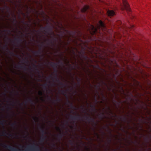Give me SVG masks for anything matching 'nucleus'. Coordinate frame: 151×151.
<instances>
[{
  "instance_id": "f257e3e1",
  "label": "nucleus",
  "mask_w": 151,
  "mask_h": 151,
  "mask_svg": "<svg viewBox=\"0 0 151 151\" xmlns=\"http://www.w3.org/2000/svg\"><path fill=\"white\" fill-rule=\"evenodd\" d=\"M99 24L96 27L92 25H91L89 29L92 34L94 35L96 33L98 30H101L103 31L106 30V27L103 22L101 20H100L99 21Z\"/></svg>"
},
{
  "instance_id": "f03ea898",
  "label": "nucleus",
  "mask_w": 151,
  "mask_h": 151,
  "mask_svg": "<svg viewBox=\"0 0 151 151\" xmlns=\"http://www.w3.org/2000/svg\"><path fill=\"white\" fill-rule=\"evenodd\" d=\"M3 145L5 148L10 150V151H35L36 147V145L33 144L28 146L25 149L23 150L20 149L18 150L17 148L13 147L9 145L5 144H3Z\"/></svg>"
},
{
  "instance_id": "7ed1b4c3",
  "label": "nucleus",
  "mask_w": 151,
  "mask_h": 151,
  "mask_svg": "<svg viewBox=\"0 0 151 151\" xmlns=\"http://www.w3.org/2000/svg\"><path fill=\"white\" fill-rule=\"evenodd\" d=\"M48 64L54 68V70L55 72V81L58 82L59 83V84L62 86L63 87H65L66 86V85L63 83L62 82L60 81L59 79L58 78V74H57L58 70L57 69V68L58 66V64L53 62H49L48 63Z\"/></svg>"
},
{
  "instance_id": "20e7f679",
  "label": "nucleus",
  "mask_w": 151,
  "mask_h": 151,
  "mask_svg": "<svg viewBox=\"0 0 151 151\" xmlns=\"http://www.w3.org/2000/svg\"><path fill=\"white\" fill-rule=\"evenodd\" d=\"M41 29L44 30L45 34H47L49 35H53L54 36V34L52 31V28L50 25L44 27H42Z\"/></svg>"
},
{
  "instance_id": "39448f33",
  "label": "nucleus",
  "mask_w": 151,
  "mask_h": 151,
  "mask_svg": "<svg viewBox=\"0 0 151 151\" xmlns=\"http://www.w3.org/2000/svg\"><path fill=\"white\" fill-rule=\"evenodd\" d=\"M123 7H122V10H126L127 12H130V9L129 7V5L127 2L126 0H122Z\"/></svg>"
},
{
  "instance_id": "423d86ee",
  "label": "nucleus",
  "mask_w": 151,
  "mask_h": 151,
  "mask_svg": "<svg viewBox=\"0 0 151 151\" xmlns=\"http://www.w3.org/2000/svg\"><path fill=\"white\" fill-rule=\"evenodd\" d=\"M70 119L74 123H75L76 121L77 120H81L82 119L81 116L78 114L77 115L73 116L70 115Z\"/></svg>"
},
{
  "instance_id": "0eeeda50",
  "label": "nucleus",
  "mask_w": 151,
  "mask_h": 151,
  "mask_svg": "<svg viewBox=\"0 0 151 151\" xmlns=\"http://www.w3.org/2000/svg\"><path fill=\"white\" fill-rule=\"evenodd\" d=\"M40 129L42 134L41 140L42 141H43L47 138V136L45 135V134H47V132L45 131L44 127H40Z\"/></svg>"
},
{
  "instance_id": "6e6552de",
  "label": "nucleus",
  "mask_w": 151,
  "mask_h": 151,
  "mask_svg": "<svg viewBox=\"0 0 151 151\" xmlns=\"http://www.w3.org/2000/svg\"><path fill=\"white\" fill-rule=\"evenodd\" d=\"M68 91V90L66 91H64V90H61V92L64 95V96H66L67 98V103L68 104H70V106L73 109H75V107H74L73 104L71 102L68 100V96L67 95V91Z\"/></svg>"
},
{
  "instance_id": "1a4fd4ad",
  "label": "nucleus",
  "mask_w": 151,
  "mask_h": 151,
  "mask_svg": "<svg viewBox=\"0 0 151 151\" xmlns=\"http://www.w3.org/2000/svg\"><path fill=\"white\" fill-rule=\"evenodd\" d=\"M101 82L102 83V84L100 83H98V84L97 85H95V87L97 88V89H99L100 90V87L101 86V85H102V84H104V85L106 86L107 87V88L109 90H111V88H109L108 87L107 84L106 83L104 82L103 81L101 80Z\"/></svg>"
},
{
  "instance_id": "9d476101",
  "label": "nucleus",
  "mask_w": 151,
  "mask_h": 151,
  "mask_svg": "<svg viewBox=\"0 0 151 151\" xmlns=\"http://www.w3.org/2000/svg\"><path fill=\"white\" fill-rule=\"evenodd\" d=\"M65 31L71 37H74L76 33V31H69L67 30H65Z\"/></svg>"
},
{
  "instance_id": "9b49d317",
  "label": "nucleus",
  "mask_w": 151,
  "mask_h": 151,
  "mask_svg": "<svg viewBox=\"0 0 151 151\" xmlns=\"http://www.w3.org/2000/svg\"><path fill=\"white\" fill-rule=\"evenodd\" d=\"M84 118L85 120H87L89 122H90L91 121L95 123L94 119L90 116L89 115L88 116H84Z\"/></svg>"
},
{
  "instance_id": "f8f14e48",
  "label": "nucleus",
  "mask_w": 151,
  "mask_h": 151,
  "mask_svg": "<svg viewBox=\"0 0 151 151\" xmlns=\"http://www.w3.org/2000/svg\"><path fill=\"white\" fill-rule=\"evenodd\" d=\"M42 45H39V46H40V49H39L38 51H32V53H33L34 54H35V55H38L40 54L41 53V50L42 48V46L44 44V43L43 42H42Z\"/></svg>"
},
{
  "instance_id": "ddd939ff",
  "label": "nucleus",
  "mask_w": 151,
  "mask_h": 151,
  "mask_svg": "<svg viewBox=\"0 0 151 151\" xmlns=\"http://www.w3.org/2000/svg\"><path fill=\"white\" fill-rule=\"evenodd\" d=\"M108 16L109 17H112L115 15V12L112 10H108L107 12Z\"/></svg>"
},
{
  "instance_id": "4468645a",
  "label": "nucleus",
  "mask_w": 151,
  "mask_h": 151,
  "mask_svg": "<svg viewBox=\"0 0 151 151\" xmlns=\"http://www.w3.org/2000/svg\"><path fill=\"white\" fill-rule=\"evenodd\" d=\"M57 129L60 131V132L59 134L57 135L59 139V140H60L63 137L64 134H63L61 132V129L59 127H56Z\"/></svg>"
},
{
  "instance_id": "2eb2a0df",
  "label": "nucleus",
  "mask_w": 151,
  "mask_h": 151,
  "mask_svg": "<svg viewBox=\"0 0 151 151\" xmlns=\"http://www.w3.org/2000/svg\"><path fill=\"white\" fill-rule=\"evenodd\" d=\"M89 8V6L87 5H85L81 9V11L82 12L85 13Z\"/></svg>"
},
{
  "instance_id": "dca6fc26",
  "label": "nucleus",
  "mask_w": 151,
  "mask_h": 151,
  "mask_svg": "<svg viewBox=\"0 0 151 151\" xmlns=\"http://www.w3.org/2000/svg\"><path fill=\"white\" fill-rule=\"evenodd\" d=\"M3 49H6L8 52L10 53L11 55H14V53L12 52L9 49L8 47V46L7 44L5 45L4 47H3Z\"/></svg>"
},
{
  "instance_id": "f3484780",
  "label": "nucleus",
  "mask_w": 151,
  "mask_h": 151,
  "mask_svg": "<svg viewBox=\"0 0 151 151\" xmlns=\"http://www.w3.org/2000/svg\"><path fill=\"white\" fill-rule=\"evenodd\" d=\"M17 67L21 69H23L24 70H27L28 69L26 65H17Z\"/></svg>"
},
{
  "instance_id": "a211bd4d",
  "label": "nucleus",
  "mask_w": 151,
  "mask_h": 151,
  "mask_svg": "<svg viewBox=\"0 0 151 151\" xmlns=\"http://www.w3.org/2000/svg\"><path fill=\"white\" fill-rule=\"evenodd\" d=\"M7 135H8L9 137H12L13 136V135L12 134L7 133L6 131L4 130L2 132V135L3 136H6Z\"/></svg>"
},
{
  "instance_id": "6ab92c4d",
  "label": "nucleus",
  "mask_w": 151,
  "mask_h": 151,
  "mask_svg": "<svg viewBox=\"0 0 151 151\" xmlns=\"http://www.w3.org/2000/svg\"><path fill=\"white\" fill-rule=\"evenodd\" d=\"M33 67L35 68L36 70L37 71L38 73L39 74V77H40L41 76L40 75V70L37 68V66L35 64H33Z\"/></svg>"
},
{
  "instance_id": "aec40b11",
  "label": "nucleus",
  "mask_w": 151,
  "mask_h": 151,
  "mask_svg": "<svg viewBox=\"0 0 151 151\" xmlns=\"http://www.w3.org/2000/svg\"><path fill=\"white\" fill-rule=\"evenodd\" d=\"M28 102H29L31 104H33L34 103V101L30 97L28 99H27V101H25V103L26 104H27Z\"/></svg>"
},
{
  "instance_id": "412c9836",
  "label": "nucleus",
  "mask_w": 151,
  "mask_h": 151,
  "mask_svg": "<svg viewBox=\"0 0 151 151\" xmlns=\"http://www.w3.org/2000/svg\"><path fill=\"white\" fill-rule=\"evenodd\" d=\"M94 67L98 70H102L104 72H106V70L104 69L101 68L98 65H97L96 66H94Z\"/></svg>"
},
{
  "instance_id": "4be33fe9",
  "label": "nucleus",
  "mask_w": 151,
  "mask_h": 151,
  "mask_svg": "<svg viewBox=\"0 0 151 151\" xmlns=\"http://www.w3.org/2000/svg\"><path fill=\"white\" fill-rule=\"evenodd\" d=\"M15 40L18 43H21L22 41V40L19 37H18L17 38H16L15 39Z\"/></svg>"
},
{
  "instance_id": "5701e85b",
  "label": "nucleus",
  "mask_w": 151,
  "mask_h": 151,
  "mask_svg": "<svg viewBox=\"0 0 151 151\" xmlns=\"http://www.w3.org/2000/svg\"><path fill=\"white\" fill-rule=\"evenodd\" d=\"M61 101V99L58 97H57L56 99L54 100L53 103H55V102H59Z\"/></svg>"
},
{
  "instance_id": "b1692460",
  "label": "nucleus",
  "mask_w": 151,
  "mask_h": 151,
  "mask_svg": "<svg viewBox=\"0 0 151 151\" xmlns=\"http://www.w3.org/2000/svg\"><path fill=\"white\" fill-rule=\"evenodd\" d=\"M119 118L121 120L124 122H125L127 120V119L125 116L122 117L120 116L119 117Z\"/></svg>"
},
{
  "instance_id": "393cba45",
  "label": "nucleus",
  "mask_w": 151,
  "mask_h": 151,
  "mask_svg": "<svg viewBox=\"0 0 151 151\" xmlns=\"http://www.w3.org/2000/svg\"><path fill=\"white\" fill-rule=\"evenodd\" d=\"M42 86L43 88L45 89V90H47V86H48V84L47 83H45L44 84H42Z\"/></svg>"
},
{
  "instance_id": "a878e982",
  "label": "nucleus",
  "mask_w": 151,
  "mask_h": 151,
  "mask_svg": "<svg viewBox=\"0 0 151 151\" xmlns=\"http://www.w3.org/2000/svg\"><path fill=\"white\" fill-rule=\"evenodd\" d=\"M41 150L40 147L38 145H36L35 151H40Z\"/></svg>"
},
{
  "instance_id": "bb28decb",
  "label": "nucleus",
  "mask_w": 151,
  "mask_h": 151,
  "mask_svg": "<svg viewBox=\"0 0 151 151\" xmlns=\"http://www.w3.org/2000/svg\"><path fill=\"white\" fill-rule=\"evenodd\" d=\"M17 125V122L16 121L12 123L11 124V126L12 127H15Z\"/></svg>"
},
{
  "instance_id": "cd10ccee",
  "label": "nucleus",
  "mask_w": 151,
  "mask_h": 151,
  "mask_svg": "<svg viewBox=\"0 0 151 151\" xmlns=\"http://www.w3.org/2000/svg\"><path fill=\"white\" fill-rule=\"evenodd\" d=\"M69 62H68V64L70 67V70L71 71V70L72 69H74V68L73 67H72L70 64H69Z\"/></svg>"
},
{
  "instance_id": "c85d7f7f",
  "label": "nucleus",
  "mask_w": 151,
  "mask_h": 151,
  "mask_svg": "<svg viewBox=\"0 0 151 151\" xmlns=\"http://www.w3.org/2000/svg\"><path fill=\"white\" fill-rule=\"evenodd\" d=\"M82 107V109L83 110V112H85V113H86V114H87V113L86 112V109H85V108H84L83 106Z\"/></svg>"
},
{
  "instance_id": "c756f323",
  "label": "nucleus",
  "mask_w": 151,
  "mask_h": 151,
  "mask_svg": "<svg viewBox=\"0 0 151 151\" xmlns=\"http://www.w3.org/2000/svg\"><path fill=\"white\" fill-rule=\"evenodd\" d=\"M5 92L4 93V94L5 96H6V93L8 92V91L7 90L6 88H5Z\"/></svg>"
},
{
  "instance_id": "7c9ffc66",
  "label": "nucleus",
  "mask_w": 151,
  "mask_h": 151,
  "mask_svg": "<svg viewBox=\"0 0 151 151\" xmlns=\"http://www.w3.org/2000/svg\"><path fill=\"white\" fill-rule=\"evenodd\" d=\"M33 120L35 122H36L37 121L38 119V118L37 117H33Z\"/></svg>"
},
{
  "instance_id": "2f4dec72",
  "label": "nucleus",
  "mask_w": 151,
  "mask_h": 151,
  "mask_svg": "<svg viewBox=\"0 0 151 151\" xmlns=\"http://www.w3.org/2000/svg\"><path fill=\"white\" fill-rule=\"evenodd\" d=\"M38 94L39 95L41 96L42 95L43 93L42 92V91H39V92H38Z\"/></svg>"
},
{
  "instance_id": "473e14b6",
  "label": "nucleus",
  "mask_w": 151,
  "mask_h": 151,
  "mask_svg": "<svg viewBox=\"0 0 151 151\" xmlns=\"http://www.w3.org/2000/svg\"><path fill=\"white\" fill-rule=\"evenodd\" d=\"M91 107L92 108V111L96 110L95 106L93 105H91Z\"/></svg>"
},
{
  "instance_id": "72a5a7b5",
  "label": "nucleus",
  "mask_w": 151,
  "mask_h": 151,
  "mask_svg": "<svg viewBox=\"0 0 151 151\" xmlns=\"http://www.w3.org/2000/svg\"><path fill=\"white\" fill-rule=\"evenodd\" d=\"M22 61H24L25 63L27 64H28L29 63V61L27 60H25L23 59Z\"/></svg>"
},
{
  "instance_id": "f704fd0d",
  "label": "nucleus",
  "mask_w": 151,
  "mask_h": 151,
  "mask_svg": "<svg viewBox=\"0 0 151 151\" xmlns=\"http://www.w3.org/2000/svg\"><path fill=\"white\" fill-rule=\"evenodd\" d=\"M104 115V113H103L101 114H99V116L100 118H102V116Z\"/></svg>"
},
{
  "instance_id": "c9c22d12",
  "label": "nucleus",
  "mask_w": 151,
  "mask_h": 151,
  "mask_svg": "<svg viewBox=\"0 0 151 151\" xmlns=\"http://www.w3.org/2000/svg\"><path fill=\"white\" fill-rule=\"evenodd\" d=\"M52 78V76L51 75H50L49 77H46V78L47 80H49L50 79V78Z\"/></svg>"
},
{
  "instance_id": "e433bc0d",
  "label": "nucleus",
  "mask_w": 151,
  "mask_h": 151,
  "mask_svg": "<svg viewBox=\"0 0 151 151\" xmlns=\"http://www.w3.org/2000/svg\"><path fill=\"white\" fill-rule=\"evenodd\" d=\"M69 142H70V145H73V142L72 140H69Z\"/></svg>"
},
{
  "instance_id": "4c0bfd02",
  "label": "nucleus",
  "mask_w": 151,
  "mask_h": 151,
  "mask_svg": "<svg viewBox=\"0 0 151 151\" xmlns=\"http://www.w3.org/2000/svg\"><path fill=\"white\" fill-rule=\"evenodd\" d=\"M5 7L7 9V10L8 11H9V10H10V8L8 6H5Z\"/></svg>"
},
{
  "instance_id": "58836bf2",
  "label": "nucleus",
  "mask_w": 151,
  "mask_h": 151,
  "mask_svg": "<svg viewBox=\"0 0 151 151\" xmlns=\"http://www.w3.org/2000/svg\"><path fill=\"white\" fill-rule=\"evenodd\" d=\"M15 102H14V101H13L12 102V103H11V105H12V106H14V104H15Z\"/></svg>"
},
{
  "instance_id": "ea45409f",
  "label": "nucleus",
  "mask_w": 151,
  "mask_h": 151,
  "mask_svg": "<svg viewBox=\"0 0 151 151\" xmlns=\"http://www.w3.org/2000/svg\"><path fill=\"white\" fill-rule=\"evenodd\" d=\"M58 63H60L61 65H63V62L62 61H60V60L59 61H58Z\"/></svg>"
},
{
  "instance_id": "a19ab883",
  "label": "nucleus",
  "mask_w": 151,
  "mask_h": 151,
  "mask_svg": "<svg viewBox=\"0 0 151 151\" xmlns=\"http://www.w3.org/2000/svg\"><path fill=\"white\" fill-rule=\"evenodd\" d=\"M14 19L13 20V22H17L16 19V17L15 16L14 17Z\"/></svg>"
},
{
  "instance_id": "79ce46f5",
  "label": "nucleus",
  "mask_w": 151,
  "mask_h": 151,
  "mask_svg": "<svg viewBox=\"0 0 151 151\" xmlns=\"http://www.w3.org/2000/svg\"><path fill=\"white\" fill-rule=\"evenodd\" d=\"M52 145L53 147H55V143L52 144Z\"/></svg>"
},
{
  "instance_id": "37998d69",
  "label": "nucleus",
  "mask_w": 151,
  "mask_h": 151,
  "mask_svg": "<svg viewBox=\"0 0 151 151\" xmlns=\"http://www.w3.org/2000/svg\"><path fill=\"white\" fill-rule=\"evenodd\" d=\"M94 133L97 136L98 138H99V135H98V134L95 132Z\"/></svg>"
},
{
  "instance_id": "c03bdc74",
  "label": "nucleus",
  "mask_w": 151,
  "mask_h": 151,
  "mask_svg": "<svg viewBox=\"0 0 151 151\" xmlns=\"http://www.w3.org/2000/svg\"><path fill=\"white\" fill-rule=\"evenodd\" d=\"M133 80H134V81L136 82H137V85H139V83L137 81H136V80H135V79H133Z\"/></svg>"
},
{
  "instance_id": "a18cd8bd",
  "label": "nucleus",
  "mask_w": 151,
  "mask_h": 151,
  "mask_svg": "<svg viewBox=\"0 0 151 151\" xmlns=\"http://www.w3.org/2000/svg\"><path fill=\"white\" fill-rule=\"evenodd\" d=\"M18 102L20 106H22L23 105V103H20L19 101H18Z\"/></svg>"
},
{
  "instance_id": "49530a36",
  "label": "nucleus",
  "mask_w": 151,
  "mask_h": 151,
  "mask_svg": "<svg viewBox=\"0 0 151 151\" xmlns=\"http://www.w3.org/2000/svg\"><path fill=\"white\" fill-rule=\"evenodd\" d=\"M77 78L79 80L78 81V83L79 84L80 83V79L78 78Z\"/></svg>"
},
{
  "instance_id": "de8ad7c7",
  "label": "nucleus",
  "mask_w": 151,
  "mask_h": 151,
  "mask_svg": "<svg viewBox=\"0 0 151 151\" xmlns=\"http://www.w3.org/2000/svg\"><path fill=\"white\" fill-rule=\"evenodd\" d=\"M130 95L131 96V97H133V95L131 93H129Z\"/></svg>"
},
{
  "instance_id": "09e8293b",
  "label": "nucleus",
  "mask_w": 151,
  "mask_h": 151,
  "mask_svg": "<svg viewBox=\"0 0 151 151\" xmlns=\"http://www.w3.org/2000/svg\"><path fill=\"white\" fill-rule=\"evenodd\" d=\"M47 97L49 99H51L50 97L49 96L47 95Z\"/></svg>"
},
{
  "instance_id": "8fccbe9b",
  "label": "nucleus",
  "mask_w": 151,
  "mask_h": 151,
  "mask_svg": "<svg viewBox=\"0 0 151 151\" xmlns=\"http://www.w3.org/2000/svg\"><path fill=\"white\" fill-rule=\"evenodd\" d=\"M121 90H122V91L123 92H124V91L123 90V88L122 87H121Z\"/></svg>"
},
{
  "instance_id": "3c124183",
  "label": "nucleus",
  "mask_w": 151,
  "mask_h": 151,
  "mask_svg": "<svg viewBox=\"0 0 151 151\" xmlns=\"http://www.w3.org/2000/svg\"><path fill=\"white\" fill-rule=\"evenodd\" d=\"M108 141H109V143H110L111 142V139H109L108 140Z\"/></svg>"
},
{
  "instance_id": "603ef678",
  "label": "nucleus",
  "mask_w": 151,
  "mask_h": 151,
  "mask_svg": "<svg viewBox=\"0 0 151 151\" xmlns=\"http://www.w3.org/2000/svg\"><path fill=\"white\" fill-rule=\"evenodd\" d=\"M33 60L35 61V63H37V61L36 60H34V59H33Z\"/></svg>"
},
{
  "instance_id": "864d4df0",
  "label": "nucleus",
  "mask_w": 151,
  "mask_h": 151,
  "mask_svg": "<svg viewBox=\"0 0 151 151\" xmlns=\"http://www.w3.org/2000/svg\"><path fill=\"white\" fill-rule=\"evenodd\" d=\"M66 124H68V121H66Z\"/></svg>"
},
{
  "instance_id": "5fc2aeb1",
  "label": "nucleus",
  "mask_w": 151,
  "mask_h": 151,
  "mask_svg": "<svg viewBox=\"0 0 151 151\" xmlns=\"http://www.w3.org/2000/svg\"><path fill=\"white\" fill-rule=\"evenodd\" d=\"M38 81H41V80L40 79H39L38 80Z\"/></svg>"
},
{
  "instance_id": "6e6d98bb",
  "label": "nucleus",
  "mask_w": 151,
  "mask_h": 151,
  "mask_svg": "<svg viewBox=\"0 0 151 151\" xmlns=\"http://www.w3.org/2000/svg\"><path fill=\"white\" fill-rule=\"evenodd\" d=\"M51 43L52 44H53V41H52V40H51Z\"/></svg>"
},
{
  "instance_id": "4d7b16f0",
  "label": "nucleus",
  "mask_w": 151,
  "mask_h": 151,
  "mask_svg": "<svg viewBox=\"0 0 151 151\" xmlns=\"http://www.w3.org/2000/svg\"><path fill=\"white\" fill-rule=\"evenodd\" d=\"M22 14L25 17V15L23 13H22Z\"/></svg>"
},
{
  "instance_id": "13d9d810",
  "label": "nucleus",
  "mask_w": 151,
  "mask_h": 151,
  "mask_svg": "<svg viewBox=\"0 0 151 151\" xmlns=\"http://www.w3.org/2000/svg\"><path fill=\"white\" fill-rule=\"evenodd\" d=\"M52 78V79H53V81H55V79H54V78Z\"/></svg>"
},
{
  "instance_id": "bf43d9fd",
  "label": "nucleus",
  "mask_w": 151,
  "mask_h": 151,
  "mask_svg": "<svg viewBox=\"0 0 151 151\" xmlns=\"http://www.w3.org/2000/svg\"><path fill=\"white\" fill-rule=\"evenodd\" d=\"M8 31L9 32H11V31L10 30H8Z\"/></svg>"
},
{
  "instance_id": "052dcab7",
  "label": "nucleus",
  "mask_w": 151,
  "mask_h": 151,
  "mask_svg": "<svg viewBox=\"0 0 151 151\" xmlns=\"http://www.w3.org/2000/svg\"><path fill=\"white\" fill-rule=\"evenodd\" d=\"M129 98L130 99H131V100H132V99L130 97H129Z\"/></svg>"
},
{
  "instance_id": "680f3d73",
  "label": "nucleus",
  "mask_w": 151,
  "mask_h": 151,
  "mask_svg": "<svg viewBox=\"0 0 151 151\" xmlns=\"http://www.w3.org/2000/svg\"><path fill=\"white\" fill-rule=\"evenodd\" d=\"M70 127H71V128H73V126H70Z\"/></svg>"
},
{
  "instance_id": "e2e57ef3",
  "label": "nucleus",
  "mask_w": 151,
  "mask_h": 151,
  "mask_svg": "<svg viewBox=\"0 0 151 151\" xmlns=\"http://www.w3.org/2000/svg\"><path fill=\"white\" fill-rule=\"evenodd\" d=\"M23 23H24V21H23Z\"/></svg>"
},
{
  "instance_id": "0e129e2a",
  "label": "nucleus",
  "mask_w": 151,
  "mask_h": 151,
  "mask_svg": "<svg viewBox=\"0 0 151 151\" xmlns=\"http://www.w3.org/2000/svg\"><path fill=\"white\" fill-rule=\"evenodd\" d=\"M146 139H147V140H148V138L147 137L146 138Z\"/></svg>"
},
{
  "instance_id": "69168bd1",
  "label": "nucleus",
  "mask_w": 151,
  "mask_h": 151,
  "mask_svg": "<svg viewBox=\"0 0 151 151\" xmlns=\"http://www.w3.org/2000/svg\"><path fill=\"white\" fill-rule=\"evenodd\" d=\"M7 39L8 40H9V39L8 37H7Z\"/></svg>"
},
{
  "instance_id": "338daca9",
  "label": "nucleus",
  "mask_w": 151,
  "mask_h": 151,
  "mask_svg": "<svg viewBox=\"0 0 151 151\" xmlns=\"http://www.w3.org/2000/svg\"><path fill=\"white\" fill-rule=\"evenodd\" d=\"M8 108L10 109H11V108H10L9 107Z\"/></svg>"
},
{
  "instance_id": "774afa93",
  "label": "nucleus",
  "mask_w": 151,
  "mask_h": 151,
  "mask_svg": "<svg viewBox=\"0 0 151 151\" xmlns=\"http://www.w3.org/2000/svg\"><path fill=\"white\" fill-rule=\"evenodd\" d=\"M30 69L31 70V69H32V68H31L30 67Z\"/></svg>"
}]
</instances>
